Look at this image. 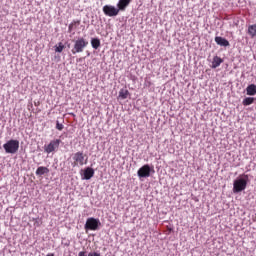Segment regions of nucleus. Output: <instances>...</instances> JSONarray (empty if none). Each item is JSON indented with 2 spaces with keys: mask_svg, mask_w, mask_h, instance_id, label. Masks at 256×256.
<instances>
[{
  "mask_svg": "<svg viewBox=\"0 0 256 256\" xmlns=\"http://www.w3.org/2000/svg\"><path fill=\"white\" fill-rule=\"evenodd\" d=\"M3 149L6 153H10L11 155H15L17 151H19V140H9L3 145Z\"/></svg>",
  "mask_w": 256,
  "mask_h": 256,
  "instance_id": "nucleus-1",
  "label": "nucleus"
},
{
  "mask_svg": "<svg viewBox=\"0 0 256 256\" xmlns=\"http://www.w3.org/2000/svg\"><path fill=\"white\" fill-rule=\"evenodd\" d=\"M89 45V41H87L85 38H79L74 42V47L72 49L73 55L77 53H83L85 47Z\"/></svg>",
  "mask_w": 256,
  "mask_h": 256,
  "instance_id": "nucleus-2",
  "label": "nucleus"
},
{
  "mask_svg": "<svg viewBox=\"0 0 256 256\" xmlns=\"http://www.w3.org/2000/svg\"><path fill=\"white\" fill-rule=\"evenodd\" d=\"M73 161H74L72 163L73 167H77V165H80V166L87 165V158H85V154L83 153V151L74 153Z\"/></svg>",
  "mask_w": 256,
  "mask_h": 256,
  "instance_id": "nucleus-3",
  "label": "nucleus"
},
{
  "mask_svg": "<svg viewBox=\"0 0 256 256\" xmlns=\"http://www.w3.org/2000/svg\"><path fill=\"white\" fill-rule=\"evenodd\" d=\"M99 225H101V221H99V219L97 218H88L85 224V229L86 231H97V229H99Z\"/></svg>",
  "mask_w": 256,
  "mask_h": 256,
  "instance_id": "nucleus-4",
  "label": "nucleus"
},
{
  "mask_svg": "<svg viewBox=\"0 0 256 256\" xmlns=\"http://www.w3.org/2000/svg\"><path fill=\"white\" fill-rule=\"evenodd\" d=\"M245 189H247V180L238 179L234 181V184H233L234 193H241V191H245Z\"/></svg>",
  "mask_w": 256,
  "mask_h": 256,
  "instance_id": "nucleus-5",
  "label": "nucleus"
},
{
  "mask_svg": "<svg viewBox=\"0 0 256 256\" xmlns=\"http://www.w3.org/2000/svg\"><path fill=\"white\" fill-rule=\"evenodd\" d=\"M59 145H61V140L55 139L50 141L49 144L44 145L45 153H53V151H57L59 149Z\"/></svg>",
  "mask_w": 256,
  "mask_h": 256,
  "instance_id": "nucleus-6",
  "label": "nucleus"
},
{
  "mask_svg": "<svg viewBox=\"0 0 256 256\" xmlns=\"http://www.w3.org/2000/svg\"><path fill=\"white\" fill-rule=\"evenodd\" d=\"M102 10L107 17H117V15H119V8L115 6L105 5Z\"/></svg>",
  "mask_w": 256,
  "mask_h": 256,
  "instance_id": "nucleus-7",
  "label": "nucleus"
},
{
  "mask_svg": "<svg viewBox=\"0 0 256 256\" xmlns=\"http://www.w3.org/2000/svg\"><path fill=\"white\" fill-rule=\"evenodd\" d=\"M137 174L140 179L151 177V166L148 164L143 165L141 168H139Z\"/></svg>",
  "mask_w": 256,
  "mask_h": 256,
  "instance_id": "nucleus-8",
  "label": "nucleus"
},
{
  "mask_svg": "<svg viewBox=\"0 0 256 256\" xmlns=\"http://www.w3.org/2000/svg\"><path fill=\"white\" fill-rule=\"evenodd\" d=\"M215 43H217V45H220V47H229L228 40L221 37V36H216L215 37Z\"/></svg>",
  "mask_w": 256,
  "mask_h": 256,
  "instance_id": "nucleus-9",
  "label": "nucleus"
},
{
  "mask_svg": "<svg viewBox=\"0 0 256 256\" xmlns=\"http://www.w3.org/2000/svg\"><path fill=\"white\" fill-rule=\"evenodd\" d=\"M129 3H131V0H119L117 7L119 11H125L127 9Z\"/></svg>",
  "mask_w": 256,
  "mask_h": 256,
  "instance_id": "nucleus-10",
  "label": "nucleus"
},
{
  "mask_svg": "<svg viewBox=\"0 0 256 256\" xmlns=\"http://www.w3.org/2000/svg\"><path fill=\"white\" fill-rule=\"evenodd\" d=\"M93 175H95V170H93V168L88 167L84 170V179H86V181H89Z\"/></svg>",
  "mask_w": 256,
  "mask_h": 256,
  "instance_id": "nucleus-11",
  "label": "nucleus"
},
{
  "mask_svg": "<svg viewBox=\"0 0 256 256\" xmlns=\"http://www.w3.org/2000/svg\"><path fill=\"white\" fill-rule=\"evenodd\" d=\"M221 63H223V59L219 56H215L212 61V69H217Z\"/></svg>",
  "mask_w": 256,
  "mask_h": 256,
  "instance_id": "nucleus-12",
  "label": "nucleus"
},
{
  "mask_svg": "<svg viewBox=\"0 0 256 256\" xmlns=\"http://www.w3.org/2000/svg\"><path fill=\"white\" fill-rule=\"evenodd\" d=\"M246 93L247 95L253 96L256 95V85L255 84H250L246 88Z\"/></svg>",
  "mask_w": 256,
  "mask_h": 256,
  "instance_id": "nucleus-13",
  "label": "nucleus"
},
{
  "mask_svg": "<svg viewBox=\"0 0 256 256\" xmlns=\"http://www.w3.org/2000/svg\"><path fill=\"white\" fill-rule=\"evenodd\" d=\"M47 173H49V168H47L45 166H40L36 170V175H38L40 177H41V175H45Z\"/></svg>",
  "mask_w": 256,
  "mask_h": 256,
  "instance_id": "nucleus-14",
  "label": "nucleus"
},
{
  "mask_svg": "<svg viewBox=\"0 0 256 256\" xmlns=\"http://www.w3.org/2000/svg\"><path fill=\"white\" fill-rule=\"evenodd\" d=\"M91 46L93 49H98L99 47H101V40L99 38H92Z\"/></svg>",
  "mask_w": 256,
  "mask_h": 256,
  "instance_id": "nucleus-15",
  "label": "nucleus"
},
{
  "mask_svg": "<svg viewBox=\"0 0 256 256\" xmlns=\"http://www.w3.org/2000/svg\"><path fill=\"white\" fill-rule=\"evenodd\" d=\"M248 34L250 35V37L253 39V37H256V25H250L248 27Z\"/></svg>",
  "mask_w": 256,
  "mask_h": 256,
  "instance_id": "nucleus-16",
  "label": "nucleus"
},
{
  "mask_svg": "<svg viewBox=\"0 0 256 256\" xmlns=\"http://www.w3.org/2000/svg\"><path fill=\"white\" fill-rule=\"evenodd\" d=\"M253 103H255V98L253 97H247L242 101V105L244 106L253 105Z\"/></svg>",
  "mask_w": 256,
  "mask_h": 256,
  "instance_id": "nucleus-17",
  "label": "nucleus"
},
{
  "mask_svg": "<svg viewBox=\"0 0 256 256\" xmlns=\"http://www.w3.org/2000/svg\"><path fill=\"white\" fill-rule=\"evenodd\" d=\"M119 97H120V99H127V97H129V90L121 89L119 91Z\"/></svg>",
  "mask_w": 256,
  "mask_h": 256,
  "instance_id": "nucleus-18",
  "label": "nucleus"
},
{
  "mask_svg": "<svg viewBox=\"0 0 256 256\" xmlns=\"http://www.w3.org/2000/svg\"><path fill=\"white\" fill-rule=\"evenodd\" d=\"M75 25H81V21L80 20H74L72 23L69 24L68 26V31L69 33H71V31H73V28L75 27Z\"/></svg>",
  "mask_w": 256,
  "mask_h": 256,
  "instance_id": "nucleus-19",
  "label": "nucleus"
},
{
  "mask_svg": "<svg viewBox=\"0 0 256 256\" xmlns=\"http://www.w3.org/2000/svg\"><path fill=\"white\" fill-rule=\"evenodd\" d=\"M63 49H65V45H63L61 42L58 43V46L55 47L56 53H63Z\"/></svg>",
  "mask_w": 256,
  "mask_h": 256,
  "instance_id": "nucleus-20",
  "label": "nucleus"
},
{
  "mask_svg": "<svg viewBox=\"0 0 256 256\" xmlns=\"http://www.w3.org/2000/svg\"><path fill=\"white\" fill-rule=\"evenodd\" d=\"M56 129H57L58 131H63V129H64L63 124H61V123H59V121H57V122H56Z\"/></svg>",
  "mask_w": 256,
  "mask_h": 256,
  "instance_id": "nucleus-21",
  "label": "nucleus"
},
{
  "mask_svg": "<svg viewBox=\"0 0 256 256\" xmlns=\"http://www.w3.org/2000/svg\"><path fill=\"white\" fill-rule=\"evenodd\" d=\"M88 256H101V253H99V252H90V253H88Z\"/></svg>",
  "mask_w": 256,
  "mask_h": 256,
  "instance_id": "nucleus-22",
  "label": "nucleus"
},
{
  "mask_svg": "<svg viewBox=\"0 0 256 256\" xmlns=\"http://www.w3.org/2000/svg\"><path fill=\"white\" fill-rule=\"evenodd\" d=\"M78 256H87V252L81 251L78 253Z\"/></svg>",
  "mask_w": 256,
  "mask_h": 256,
  "instance_id": "nucleus-23",
  "label": "nucleus"
},
{
  "mask_svg": "<svg viewBox=\"0 0 256 256\" xmlns=\"http://www.w3.org/2000/svg\"><path fill=\"white\" fill-rule=\"evenodd\" d=\"M46 256H55V254L49 253V254H47Z\"/></svg>",
  "mask_w": 256,
  "mask_h": 256,
  "instance_id": "nucleus-24",
  "label": "nucleus"
}]
</instances>
